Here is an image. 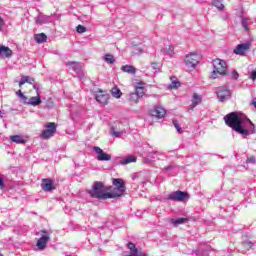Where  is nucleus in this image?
Segmentation results:
<instances>
[{
    "label": "nucleus",
    "instance_id": "nucleus-1",
    "mask_svg": "<svg viewBox=\"0 0 256 256\" xmlns=\"http://www.w3.org/2000/svg\"><path fill=\"white\" fill-rule=\"evenodd\" d=\"M112 186L105 190V184L101 181H95L92 189L88 190L87 193L92 199H98V201H106V199H117L123 197L127 191L125 182L120 178L112 179ZM110 191V192H107Z\"/></svg>",
    "mask_w": 256,
    "mask_h": 256
},
{
    "label": "nucleus",
    "instance_id": "nucleus-2",
    "mask_svg": "<svg viewBox=\"0 0 256 256\" xmlns=\"http://www.w3.org/2000/svg\"><path fill=\"white\" fill-rule=\"evenodd\" d=\"M224 121L232 131L241 135L243 139H247L249 135L256 133V127L244 114L239 115L237 112H232L224 117Z\"/></svg>",
    "mask_w": 256,
    "mask_h": 256
},
{
    "label": "nucleus",
    "instance_id": "nucleus-3",
    "mask_svg": "<svg viewBox=\"0 0 256 256\" xmlns=\"http://www.w3.org/2000/svg\"><path fill=\"white\" fill-rule=\"evenodd\" d=\"M212 65L214 70L212 71L211 79H217V75H227V62L217 58L213 60Z\"/></svg>",
    "mask_w": 256,
    "mask_h": 256
},
{
    "label": "nucleus",
    "instance_id": "nucleus-4",
    "mask_svg": "<svg viewBox=\"0 0 256 256\" xmlns=\"http://www.w3.org/2000/svg\"><path fill=\"white\" fill-rule=\"evenodd\" d=\"M57 133V124L55 122H47L44 125V130L40 134L42 139H51Z\"/></svg>",
    "mask_w": 256,
    "mask_h": 256
},
{
    "label": "nucleus",
    "instance_id": "nucleus-5",
    "mask_svg": "<svg viewBox=\"0 0 256 256\" xmlns=\"http://www.w3.org/2000/svg\"><path fill=\"white\" fill-rule=\"evenodd\" d=\"M184 64L187 69H195L199 65V55L195 52H192L185 56Z\"/></svg>",
    "mask_w": 256,
    "mask_h": 256
},
{
    "label": "nucleus",
    "instance_id": "nucleus-6",
    "mask_svg": "<svg viewBox=\"0 0 256 256\" xmlns=\"http://www.w3.org/2000/svg\"><path fill=\"white\" fill-rule=\"evenodd\" d=\"M216 95L220 103H225L231 99V90L227 86H219L216 88Z\"/></svg>",
    "mask_w": 256,
    "mask_h": 256
},
{
    "label": "nucleus",
    "instance_id": "nucleus-7",
    "mask_svg": "<svg viewBox=\"0 0 256 256\" xmlns=\"http://www.w3.org/2000/svg\"><path fill=\"white\" fill-rule=\"evenodd\" d=\"M189 197V193L183 192L181 190L172 192L168 195L169 201H178L181 203L188 201Z\"/></svg>",
    "mask_w": 256,
    "mask_h": 256
},
{
    "label": "nucleus",
    "instance_id": "nucleus-8",
    "mask_svg": "<svg viewBox=\"0 0 256 256\" xmlns=\"http://www.w3.org/2000/svg\"><path fill=\"white\" fill-rule=\"evenodd\" d=\"M161 155H163V152L160 151L149 152L146 157L143 158V163L146 165H151V163H155V161L161 160Z\"/></svg>",
    "mask_w": 256,
    "mask_h": 256
},
{
    "label": "nucleus",
    "instance_id": "nucleus-9",
    "mask_svg": "<svg viewBox=\"0 0 256 256\" xmlns=\"http://www.w3.org/2000/svg\"><path fill=\"white\" fill-rule=\"evenodd\" d=\"M41 233L43 234L36 243V246L39 249V251L45 250V248L47 247V243L49 242V239H50L49 232H47V230H43L41 231Z\"/></svg>",
    "mask_w": 256,
    "mask_h": 256
},
{
    "label": "nucleus",
    "instance_id": "nucleus-10",
    "mask_svg": "<svg viewBox=\"0 0 256 256\" xmlns=\"http://www.w3.org/2000/svg\"><path fill=\"white\" fill-rule=\"evenodd\" d=\"M93 151L96 153L97 161H111V154H107L101 147L94 146Z\"/></svg>",
    "mask_w": 256,
    "mask_h": 256
},
{
    "label": "nucleus",
    "instance_id": "nucleus-11",
    "mask_svg": "<svg viewBox=\"0 0 256 256\" xmlns=\"http://www.w3.org/2000/svg\"><path fill=\"white\" fill-rule=\"evenodd\" d=\"M251 49V43L246 42L242 44H238L237 47L234 49L235 55H245L247 51Z\"/></svg>",
    "mask_w": 256,
    "mask_h": 256
},
{
    "label": "nucleus",
    "instance_id": "nucleus-12",
    "mask_svg": "<svg viewBox=\"0 0 256 256\" xmlns=\"http://www.w3.org/2000/svg\"><path fill=\"white\" fill-rule=\"evenodd\" d=\"M150 115H152V117H157V119H163V117L167 115V111L161 106H156L150 111Z\"/></svg>",
    "mask_w": 256,
    "mask_h": 256
},
{
    "label": "nucleus",
    "instance_id": "nucleus-13",
    "mask_svg": "<svg viewBox=\"0 0 256 256\" xmlns=\"http://www.w3.org/2000/svg\"><path fill=\"white\" fill-rule=\"evenodd\" d=\"M35 23L37 25H45L47 23H51V16L40 13L38 16L35 17Z\"/></svg>",
    "mask_w": 256,
    "mask_h": 256
},
{
    "label": "nucleus",
    "instance_id": "nucleus-14",
    "mask_svg": "<svg viewBox=\"0 0 256 256\" xmlns=\"http://www.w3.org/2000/svg\"><path fill=\"white\" fill-rule=\"evenodd\" d=\"M41 103V95L39 94V92H37V96H32L28 101L26 100L25 102L26 105H32V107H37L41 105Z\"/></svg>",
    "mask_w": 256,
    "mask_h": 256
},
{
    "label": "nucleus",
    "instance_id": "nucleus-15",
    "mask_svg": "<svg viewBox=\"0 0 256 256\" xmlns=\"http://www.w3.org/2000/svg\"><path fill=\"white\" fill-rule=\"evenodd\" d=\"M95 99L101 105H107V102L109 101V94L100 91L98 94H96Z\"/></svg>",
    "mask_w": 256,
    "mask_h": 256
},
{
    "label": "nucleus",
    "instance_id": "nucleus-16",
    "mask_svg": "<svg viewBox=\"0 0 256 256\" xmlns=\"http://www.w3.org/2000/svg\"><path fill=\"white\" fill-rule=\"evenodd\" d=\"M41 188L43 191H46V192L53 191V189H55V186H53V180L43 179Z\"/></svg>",
    "mask_w": 256,
    "mask_h": 256
},
{
    "label": "nucleus",
    "instance_id": "nucleus-17",
    "mask_svg": "<svg viewBox=\"0 0 256 256\" xmlns=\"http://www.w3.org/2000/svg\"><path fill=\"white\" fill-rule=\"evenodd\" d=\"M127 247L130 250V254L128 256H146L145 254L139 253V249L133 242H128Z\"/></svg>",
    "mask_w": 256,
    "mask_h": 256
},
{
    "label": "nucleus",
    "instance_id": "nucleus-18",
    "mask_svg": "<svg viewBox=\"0 0 256 256\" xmlns=\"http://www.w3.org/2000/svg\"><path fill=\"white\" fill-rule=\"evenodd\" d=\"M13 55V50L7 46H0V57L9 58Z\"/></svg>",
    "mask_w": 256,
    "mask_h": 256
},
{
    "label": "nucleus",
    "instance_id": "nucleus-19",
    "mask_svg": "<svg viewBox=\"0 0 256 256\" xmlns=\"http://www.w3.org/2000/svg\"><path fill=\"white\" fill-rule=\"evenodd\" d=\"M10 141H12V143H16L17 145H23L26 143L25 138L21 135L10 136Z\"/></svg>",
    "mask_w": 256,
    "mask_h": 256
},
{
    "label": "nucleus",
    "instance_id": "nucleus-20",
    "mask_svg": "<svg viewBox=\"0 0 256 256\" xmlns=\"http://www.w3.org/2000/svg\"><path fill=\"white\" fill-rule=\"evenodd\" d=\"M66 65L67 67H70L72 71H75V73H79V71H81V64L79 62L69 61Z\"/></svg>",
    "mask_w": 256,
    "mask_h": 256
},
{
    "label": "nucleus",
    "instance_id": "nucleus-21",
    "mask_svg": "<svg viewBox=\"0 0 256 256\" xmlns=\"http://www.w3.org/2000/svg\"><path fill=\"white\" fill-rule=\"evenodd\" d=\"M242 247L244 248V250H241V253H247L249 249H253L254 247H256V244L249 240H246L242 242Z\"/></svg>",
    "mask_w": 256,
    "mask_h": 256
},
{
    "label": "nucleus",
    "instance_id": "nucleus-22",
    "mask_svg": "<svg viewBox=\"0 0 256 256\" xmlns=\"http://www.w3.org/2000/svg\"><path fill=\"white\" fill-rule=\"evenodd\" d=\"M121 71H123V73H129L130 75H135L137 73V70L133 65H124L121 67Z\"/></svg>",
    "mask_w": 256,
    "mask_h": 256
},
{
    "label": "nucleus",
    "instance_id": "nucleus-23",
    "mask_svg": "<svg viewBox=\"0 0 256 256\" xmlns=\"http://www.w3.org/2000/svg\"><path fill=\"white\" fill-rule=\"evenodd\" d=\"M161 53H163V55H168V57H173V55H175V48L173 46L162 48Z\"/></svg>",
    "mask_w": 256,
    "mask_h": 256
},
{
    "label": "nucleus",
    "instance_id": "nucleus-24",
    "mask_svg": "<svg viewBox=\"0 0 256 256\" xmlns=\"http://www.w3.org/2000/svg\"><path fill=\"white\" fill-rule=\"evenodd\" d=\"M201 101L202 98L197 93H194L192 96V104L190 105V108L195 109V107H197Z\"/></svg>",
    "mask_w": 256,
    "mask_h": 256
},
{
    "label": "nucleus",
    "instance_id": "nucleus-25",
    "mask_svg": "<svg viewBox=\"0 0 256 256\" xmlns=\"http://www.w3.org/2000/svg\"><path fill=\"white\" fill-rule=\"evenodd\" d=\"M187 221H189V219H187V218H176V219H171L170 223H172V225H174V227H178V225H183V224L187 223Z\"/></svg>",
    "mask_w": 256,
    "mask_h": 256
},
{
    "label": "nucleus",
    "instance_id": "nucleus-26",
    "mask_svg": "<svg viewBox=\"0 0 256 256\" xmlns=\"http://www.w3.org/2000/svg\"><path fill=\"white\" fill-rule=\"evenodd\" d=\"M137 161V157L135 156H127L124 160L120 161V165H129V163H135Z\"/></svg>",
    "mask_w": 256,
    "mask_h": 256
},
{
    "label": "nucleus",
    "instance_id": "nucleus-27",
    "mask_svg": "<svg viewBox=\"0 0 256 256\" xmlns=\"http://www.w3.org/2000/svg\"><path fill=\"white\" fill-rule=\"evenodd\" d=\"M170 79L172 82L168 85V89H177L181 86V83L176 80L177 78L175 76H172Z\"/></svg>",
    "mask_w": 256,
    "mask_h": 256
},
{
    "label": "nucleus",
    "instance_id": "nucleus-28",
    "mask_svg": "<svg viewBox=\"0 0 256 256\" xmlns=\"http://www.w3.org/2000/svg\"><path fill=\"white\" fill-rule=\"evenodd\" d=\"M34 39L36 43H45V41H47V35H45V33L36 34Z\"/></svg>",
    "mask_w": 256,
    "mask_h": 256
},
{
    "label": "nucleus",
    "instance_id": "nucleus-29",
    "mask_svg": "<svg viewBox=\"0 0 256 256\" xmlns=\"http://www.w3.org/2000/svg\"><path fill=\"white\" fill-rule=\"evenodd\" d=\"M103 61H105V63H107L108 65H113V63H115V56H113L112 54H105L103 56Z\"/></svg>",
    "mask_w": 256,
    "mask_h": 256
},
{
    "label": "nucleus",
    "instance_id": "nucleus-30",
    "mask_svg": "<svg viewBox=\"0 0 256 256\" xmlns=\"http://www.w3.org/2000/svg\"><path fill=\"white\" fill-rule=\"evenodd\" d=\"M111 93L115 99H121V95H123V92H121V89H119L117 86L112 88Z\"/></svg>",
    "mask_w": 256,
    "mask_h": 256
},
{
    "label": "nucleus",
    "instance_id": "nucleus-31",
    "mask_svg": "<svg viewBox=\"0 0 256 256\" xmlns=\"http://www.w3.org/2000/svg\"><path fill=\"white\" fill-rule=\"evenodd\" d=\"M194 253L196 256H209V250H207V247L199 248Z\"/></svg>",
    "mask_w": 256,
    "mask_h": 256
},
{
    "label": "nucleus",
    "instance_id": "nucleus-32",
    "mask_svg": "<svg viewBox=\"0 0 256 256\" xmlns=\"http://www.w3.org/2000/svg\"><path fill=\"white\" fill-rule=\"evenodd\" d=\"M128 99H129L130 103H138L139 99H141V98H140V96L137 95L136 92H132L129 94Z\"/></svg>",
    "mask_w": 256,
    "mask_h": 256
},
{
    "label": "nucleus",
    "instance_id": "nucleus-33",
    "mask_svg": "<svg viewBox=\"0 0 256 256\" xmlns=\"http://www.w3.org/2000/svg\"><path fill=\"white\" fill-rule=\"evenodd\" d=\"M212 5L216 7V9H219V11H223V9H225V5H223L219 0H214Z\"/></svg>",
    "mask_w": 256,
    "mask_h": 256
},
{
    "label": "nucleus",
    "instance_id": "nucleus-34",
    "mask_svg": "<svg viewBox=\"0 0 256 256\" xmlns=\"http://www.w3.org/2000/svg\"><path fill=\"white\" fill-rule=\"evenodd\" d=\"M16 95H17V97L22 99V101H24V103H27V96H25L21 90L16 91Z\"/></svg>",
    "mask_w": 256,
    "mask_h": 256
},
{
    "label": "nucleus",
    "instance_id": "nucleus-35",
    "mask_svg": "<svg viewBox=\"0 0 256 256\" xmlns=\"http://www.w3.org/2000/svg\"><path fill=\"white\" fill-rule=\"evenodd\" d=\"M175 169H177V165L171 164V165L164 167L162 169V171L170 172V171H175Z\"/></svg>",
    "mask_w": 256,
    "mask_h": 256
},
{
    "label": "nucleus",
    "instance_id": "nucleus-36",
    "mask_svg": "<svg viewBox=\"0 0 256 256\" xmlns=\"http://www.w3.org/2000/svg\"><path fill=\"white\" fill-rule=\"evenodd\" d=\"M173 125L179 134L183 133V129L181 128L177 120H173Z\"/></svg>",
    "mask_w": 256,
    "mask_h": 256
},
{
    "label": "nucleus",
    "instance_id": "nucleus-37",
    "mask_svg": "<svg viewBox=\"0 0 256 256\" xmlns=\"http://www.w3.org/2000/svg\"><path fill=\"white\" fill-rule=\"evenodd\" d=\"M22 79L25 81V83H29L30 85H33V83H35V79L29 76H23Z\"/></svg>",
    "mask_w": 256,
    "mask_h": 256
},
{
    "label": "nucleus",
    "instance_id": "nucleus-38",
    "mask_svg": "<svg viewBox=\"0 0 256 256\" xmlns=\"http://www.w3.org/2000/svg\"><path fill=\"white\" fill-rule=\"evenodd\" d=\"M134 93H136V95L140 98L143 97V95H145V87L141 89H135Z\"/></svg>",
    "mask_w": 256,
    "mask_h": 256
},
{
    "label": "nucleus",
    "instance_id": "nucleus-39",
    "mask_svg": "<svg viewBox=\"0 0 256 256\" xmlns=\"http://www.w3.org/2000/svg\"><path fill=\"white\" fill-rule=\"evenodd\" d=\"M76 31H77V33H85L87 31V28L83 25H78L76 27Z\"/></svg>",
    "mask_w": 256,
    "mask_h": 256
},
{
    "label": "nucleus",
    "instance_id": "nucleus-40",
    "mask_svg": "<svg viewBox=\"0 0 256 256\" xmlns=\"http://www.w3.org/2000/svg\"><path fill=\"white\" fill-rule=\"evenodd\" d=\"M242 27L245 29V31H249V24L247 23L246 18H242Z\"/></svg>",
    "mask_w": 256,
    "mask_h": 256
},
{
    "label": "nucleus",
    "instance_id": "nucleus-41",
    "mask_svg": "<svg viewBox=\"0 0 256 256\" xmlns=\"http://www.w3.org/2000/svg\"><path fill=\"white\" fill-rule=\"evenodd\" d=\"M111 133L114 137H121L123 135V131H115V129H111Z\"/></svg>",
    "mask_w": 256,
    "mask_h": 256
},
{
    "label": "nucleus",
    "instance_id": "nucleus-42",
    "mask_svg": "<svg viewBox=\"0 0 256 256\" xmlns=\"http://www.w3.org/2000/svg\"><path fill=\"white\" fill-rule=\"evenodd\" d=\"M144 87H145V82H143V81L136 83L134 86L135 89H142Z\"/></svg>",
    "mask_w": 256,
    "mask_h": 256
},
{
    "label": "nucleus",
    "instance_id": "nucleus-43",
    "mask_svg": "<svg viewBox=\"0 0 256 256\" xmlns=\"http://www.w3.org/2000/svg\"><path fill=\"white\" fill-rule=\"evenodd\" d=\"M152 69H154L155 73H157V71H159V64L157 62H153L151 64Z\"/></svg>",
    "mask_w": 256,
    "mask_h": 256
},
{
    "label": "nucleus",
    "instance_id": "nucleus-44",
    "mask_svg": "<svg viewBox=\"0 0 256 256\" xmlns=\"http://www.w3.org/2000/svg\"><path fill=\"white\" fill-rule=\"evenodd\" d=\"M246 163H251L252 165H255L256 160L254 156H251L249 158H247Z\"/></svg>",
    "mask_w": 256,
    "mask_h": 256
},
{
    "label": "nucleus",
    "instance_id": "nucleus-45",
    "mask_svg": "<svg viewBox=\"0 0 256 256\" xmlns=\"http://www.w3.org/2000/svg\"><path fill=\"white\" fill-rule=\"evenodd\" d=\"M249 79H251L252 81H256V70L250 73Z\"/></svg>",
    "mask_w": 256,
    "mask_h": 256
},
{
    "label": "nucleus",
    "instance_id": "nucleus-46",
    "mask_svg": "<svg viewBox=\"0 0 256 256\" xmlns=\"http://www.w3.org/2000/svg\"><path fill=\"white\" fill-rule=\"evenodd\" d=\"M232 77H233L235 80L239 79V73H238L236 70H233V71H232Z\"/></svg>",
    "mask_w": 256,
    "mask_h": 256
},
{
    "label": "nucleus",
    "instance_id": "nucleus-47",
    "mask_svg": "<svg viewBox=\"0 0 256 256\" xmlns=\"http://www.w3.org/2000/svg\"><path fill=\"white\" fill-rule=\"evenodd\" d=\"M4 25H5V20H3V19L0 17V31H3Z\"/></svg>",
    "mask_w": 256,
    "mask_h": 256
},
{
    "label": "nucleus",
    "instance_id": "nucleus-48",
    "mask_svg": "<svg viewBox=\"0 0 256 256\" xmlns=\"http://www.w3.org/2000/svg\"><path fill=\"white\" fill-rule=\"evenodd\" d=\"M23 85H25V80L21 78V80L19 81V87H23Z\"/></svg>",
    "mask_w": 256,
    "mask_h": 256
},
{
    "label": "nucleus",
    "instance_id": "nucleus-49",
    "mask_svg": "<svg viewBox=\"0 0 256 256\" xmlns=\"http://www.w3.org/2000/svg\"><path fill=\"white\" fill-rule=\"evenodd\" d=\"M33 89H35L37 91V93H39V87H37L36 85L33 86Z\"/></svg>",
    "mask_w": 256,
    "mask_h": 256
},
{
    "label": "nucleus",
    "instance_id": "nucleus-50",
    "mask_svg": "<svg viewBox=\"0 0 256 256\" xmlns=\"http://www.w3.org/2000/svg\"><path fill=\"white\" fill-rule=\"evenodd\" d=\"M1 113H2V112H1V110H0V119H3V116L1 115Z\"/></svg>",
    "mask_w": 256,
    "mask_h": 256
},
{
    "label": "nucleus",
    "instance_id": "nucleus-51",
    "mask_svg": "<svg viewBox=\"0 0 256 256\" xmlns=\"http://www.w3.org/2000/svg\"><path fill=\"white\" fill-rule=\"evenodd\" d=\"M170 175H177V172H175V173H173V174L170 173Z\"/></svg>",
    "mask_w": 256,
    "mask_h": 256
},
{
    "label": "nucleus",
    "instance_id": "nucleus-52",
    "mask_svg": "<svg viewBox=\"0 0 256 256\" xmlns=\"http://www.w3.org/2000/svg\"><path fill=\"white\" fill-rule=\"evenodd\" d=\"M0 256H3V254L0 253Z\"/></svg>",
    "mask_w": 256,
    "mask_h": 256
},
{
    "label": "nucleus",
    "instance_id": "nucleus-53",
    "mask_svg": "<svg viewBox=\"0 0 256 256\" xmlns=\"http://www.w3.org/2000/svg\"><path fill=\"white\" fill-rule=\"evenodd\" d=\"M228 256H231V254H228Z\"/></svg>",
    "mask_w": 256,
    "mask_h": 256
}]
</instances>
